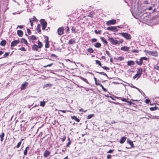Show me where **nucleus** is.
I'll list each match as a JSON object with an SVG mask.
<instances>
[{"label":"nucleus","mask_w":159,"mask_h":159,"mask_svg":"<svg viewBox=\"0 0 159 159\" xmlns=\"http://www.w3.org/2000/svg\"><path fill=\"white\" fill-rule=\"evenodd\" d=\"M43 45L42 43L39 41H38V45L34 44L32 47V49L34 51H37L39 48H41Z\"/></svg>","instance_id":"nucleus-1"},{"label":"nucleus","mask_w":159,"mask_h":159,"mask_svg":"<svg viewBox=\"0 0 159 159\" xmlns=\"http://www.w3.org/2000/svg\"><path fill=\"white\" fill-rule=\"evenodd\" d=\"M120 34H121L122 36L127 40H129L131 39V36L129 34L126 33H120Z\"/></svg>","instance_id":"nucleus-2"},{"label":"nucleus","mask_w":159,"mask_h":159,"mask_svg":"<svg viewBox=\"0 0 159 159\" xmlns=\"http://www.w3.org/2000/svg\"><path fill=\"white\" fill-rule=\"evenodd\" d=\"M117 27L120 28V27L119 26H110L108 27L107 28V30H110V31L116 32L118 30L117 28Z\"/></svg>","instance_id":"nucleus-3"},{"label":"nucleus","mask_w":159,"mask_h":159,"mask_svg":"<svg viewBox=\"0 0 159 159\" xmlns=\"http://www.w3.org/2000/svg\"><path fill=\"white\" fill-rule=\"evenodd\" d=\"M152 21L150 18L149 16H146L143 19L142 22L143 23H145L146 24H148L149 23H150Z\"/></svg>","instance_id":"nucleus-4"},{"label":"nucleus","mask_w":159,"mask_h":159,"mask_svg":"<svg viewBox=\"0 0 159 159\" xmlns=\"http://www.w3.org/2000/svg\"><path fill=\"white\" fill-rule=\"evenodd\" d=\"M40 22L42 26V29L44 30L45 29L47 26V23L43 19H41L40 20Z\"/></svg>","instance_id":"nucleus-5"},{"label":"nucleus","mask_w":159,"mask_h":159,"mask_svg":"<svg viewBox=\"0 0 159 159\" xmlns=\"http://www.w3.org/2000/svg\"><path fill=\"white\" fill-rule=\"evenodd\" d=\"M108 40L113 45H116L118 43V41L112 38H109Z\"/></svg>","instance_id":"nucleus-6"},{"label":"nucleus","mask_w":159,"mask_h":159,"mask_svg":"<svg viewBox=\"0 0 159 159\" xmlns=\"http://www.w3.org/2000/svg\"><path fill=\"white\" fill-rule=\"evenodd\" d=\"M116 22V20L114 19H112L107 22L106 24L107 25H114Z\"/></svg>","instance_id":"nucleus-7"},{"label":"nucleus","mask_w":159,"mask_h":159,"mask_svg":"<svg viewBox=\"0 0 159 159\" xmlns=\"http://www.w3.org/2000/svg\"><path fill=\"white\" fill-rule=\"evenodd\" d=\"M64 28L63 27H61L59 28L57 30V32L58 34L61 35L63 34Z\"/></svg>","instance_id":"nucleus-8"},{"label":"nucleus","mask_w":159,"mask_h":159,"mask_svg":"<svg viewBox=\"0 0 159 159\" xmlns=\"http://www.w3.org/2000/svg\"><path fill=\"white\" fill-rule=\"evenodd\" d=\"M20 42L19 40H15L13 41L11 44V47H14Z\"/></svg>","instance_id":"nucleus-9"},{"label":"nucleus","mask_w":159,"mask_h":159,"mask_svg":"<svg viewBox=\"0 0 159 159\" xmlns=\"http://www.w3.org/2000/svg\"><path fill=\"white\" fill-rule=\"evenodd\" d=\"M44 42L45 43V47L46 48H48L49 47V45L48 43V37H47L46 39H45Z\"/></svg>","instance_id":"nucleus-10"},{"label":"nucleus","mask_w":159,"mask_h":159,"mask_svg":"<svg viewBox=\"0 0 159 159\" xmlns=\"http://www.w3.org/2000/svg\"><path fill=\"white\" fill-rule=\"evenodd\" d=\"M148 53L149 55L154 56H156L157 55V53L155 51H148Z\"/></svg>","instance_id":"nucleus-11"},{"label":"nucleus","mask_w":159,"mask_h":159,"mask_svg":"<svg viewBox=\"0 0 159 159\" xmlns=\"http://www.w3.org/2000/svg\"><path fill=\"white\" fill-rule=\"evenodd\" d=\"M130 47L127 46L122 47L120 49L125 51H128Z\"/></svg>","instance_id":"nucleus-12"},{"label":"nucleus","mask_w":159,"mask_h":159,"mask_svg":"<svg viewBox=\"0 0 159 159\" xmlns=\"http://www.w3.org/2000/svg\"><path fill=\"white\" fill-rule=\"evenodd\" d=\"M50 154V152L48 150H46L44 152V157L46 158Z\"/></svg>","instance_id":"nucleus-13"},{"label":"nucleus","mask_w":159,"mask_h":159,"mask_svg":"<svg viewBox=\"0 0 159 159\" xmlns=\"http://www.w3.org/2000/svg\"><path fill=\"white\" fill-rule=\"evenodd\" d=\"M127 142L131 146V148L134 147V144L133 143V142L132 141L129 139H127Z\"/></svg>","instance_id":"nucleus-14"},{"label":"nucleus","mask_w":159,"mask_h":159,"mask_svg":"<svg viewBox=\"0 0 159 159\" xmlns=\"http://www.w3.org/2000/svg\"><path fill=\"white\" fill-rule=\"evenodd\" d=\"M126 137L125 136L122 137L120 140V143H123L125 141Z\"/></svg>","instance_id":"nucleus-15"},{"label":"nucleus","mask_w":159,"mask_h":159,"mask_svg":"<svg viewBox=\"0 0 159 159\" xmlns=\"http://www.w3.org/2000/svg\"><path fill=\"white\" fill-rule=\"evenodd\" d=\"M25 3L28 4V5L32 6V0H25Z\"/></svg>","instance_id":"nucleus-16"},{"label":"nucleus","mask_w":159,"mask_h":159,"mask_svg":"<svg viewBox=\"0 0 159 159\" xmlns=\"http://www.w3.org/2000/svg\"><path fill=\"white\" fill-rule=\"evenodd\" d=\"M127 65L129 66H134V62L133 61H129L127 62Z\"/></svg>","instance_id":"nucleus-17"},{"label":"nucleus","mask_w":159,"mask_h":159,"mask_svg":"<svg viewBox=\"0 0 159 159\" xmlns=\"http://www.w3.org/2000/svg\"><path fill=\"white\" fill-rule=\"evenodd\" d=\"M75 43V40L74 39H71L69 40L68 43L70 44H73Z\"/></svg>","instance_id":"nucleus-18"},{"label":"nucleus","mask_w":159,"mask_h":159,"mask_svg":"<svg viewBox=\"0 0 159 159\" xmlns=\"http://www.w3.org/2000/svg\"><path fill=\"white\" fill-rule=\"evenodd\" d=\"M28 84V83L25 82L24 84H22L21 85V90H24L25 89V87Z\"/></svg>","instance_id":"nucleus-19"},{"label":"nucleus","mask_w":159,"mask_h":159,"mask_svg":"<svg viewBox=\"0 0 159 159\" xmlns=\"http://www.w3.org/2000/svg\"><path fill=\"white\" fill-rule=\"evenodd\" d=\"M17 34L20 37H22L23 35V33L21 30H18L17 31Z\"/></svg>","instance_id":"nucleus-20"},{"label":"nucleus","mask_w":159,"mask_h":159,"mask_svg":"<svg viewBox=\"0 0 159 159\" xmlns=\"http://www.w3.org/2000/svg\"><path fill=\"white\" fill-rule=\"evenodd\" d=\"M71 118L75 120L77 122H79L80 121V120L76 116H71Z\"/></svg>","instance_id":"nucleus-21"},{"label":"nucleus","mask_w":159,"mask_h":159,"mask_svg":"<svg viewBox=\"0 0 159 159\" xmlns=\"http://www.w3.org/2000/svg\"><path fill=\"white\" fill-rule=\"evenodd\" d=\"M21 42L22 43H25L26 46L28 45V43L27 41L24 38H22L21 39Z\"/></svg>","instance_id":"nucleus-22"},{"label":"nucleus","mask_w":159,"mask_h":159,"mask_svg":"<svg viewBox=\"0 0 159 159\" xmlns=\"http://www.w3.org/2000/svg\"><path fill=\"white\" fill-rule=\"evenodd\" d=\"M142 71V69H138V71L137 72V74H138L139 75L138 78L140 77Z\"/></svg>","instance_id":"nucleus-23"},{"label":"nucleus","mask_w":159,"mask_h":159,"mask_svg":"<svg viewBox=\"0 0 159 159\" xmlns=\"http://www.w3.org/2000/svg\"><path fill=\"white\" fill-rule=\"evenodd\" d=\"M6 41L5 40H2L0 43V45L2 46H4L6 44Z\"/></svg>","instance_id":"nucleus-24"},{"label":"nucleus","mask_w":159,"mask_h":159,"mask_svg":"<svg viewBox=\"0 0 159 159\" xmlns=\"http://www.w3.org/2000/svg\"><path fill=\"white\" fill-rule=\"evenodd\" d=\"M94 46L95 47L98 48L101 47V44L100 43L98 42L96 43L94 45Z\"/></svg>","instance_id":"nucleus-25"},{"label":"nucleus","mask_w":159,"mask_h":159,"mask_svg":"<svg viewBox=\"0 0 159 159\" xmlns=\"http://www.w3.org/2000/svg\"><path fill=\"white\" fill-rule=\"evenodd\" d=\"M52 85L50 84H47L44 85L43 88H50L52 86Z\"/></svg>","instance_id":"nucleus-26"},{"label":"nucleus","mask_w":159,"mask_h":159,"mask_svg":"<svg viewBox=\"0 0 159 159\" xmlns=\"http://www.w3.org/2000/svg\"><path fill=\"white\" fill-rule=\"evenodd\" d=\"M100 39L103 43H105L106 45H107V44L108 43L107 41H106V39H104L103 37H100Z\"/></svg>","instance_id":"nucleus-27"},{"label":"nucleus","mask_w":159,"mask_h":159,"mask_svg":"<svg viewBox=\"0 0 159 159\" xmlns=\"http://www.w3.org/2000/svg\"><path fill=\"white\" fill-rule=\"evenodd\" d=\"M40 25L39 24H38L37 25V27L36 28V30L39 33L41 31L40 30Z\"/></svg>","instance_id":"nucleus-28"},{"label":"nucleus","mask_w":159,"mask_h":159,"mask_svg":"<svg viewBox=\"0 0 159 159\" xmlns=\"http://www.w3.org/2000/svg\"><path fill=\"white\" fill-rule=\"evenodd\" d=\"M5 134L4 132L2 133L0 135V137L1 138V141L2 142L3 139V138Z\"/></svg>","instance_id":"nucleus-29"},{"label":"nucleus","mask_w":159,"mask_h":159,"mask_svg":"<svg viewBox=\"0 0 159 159\" xmlns=\"http://www.w3.org/2000/svg\"><path fill=\"white\" fill-rule=\"evenodd\" d=\"M29 148L28 146H27L24 152V155H27V150L29 149Z\"/></svg>","instance_id":"nucleus-30"},{"label":"nucleus","mask_w":159,"mask_h":159,"mask_svg":"<svg viewBox=\"0 0 159 159\" xmlns=\"http://www.w3.org/2000/svg\"><path fill=\"white\" fill-rule=\"evenodd\" d=\"M80 79H81V80H82L83 81H84L86 83H87V84H89V82H88L86 78H84L83 77H82L81 76H80Z\"/></svg>","instance_id":"nucleus-31"},{"label":"nucleus","mask_w":159,"mask_h":159,"mask_svg":"<svg viewBox=\"0 0 159 159\" xmlns=\"http://www.w3.org/2000/svg\"><path fill=\"white\" fill-rule=\"evenodd\" d=\"M87 51L89 53H92L93 52V49L91 48H89L87 49Z\"/></svg>","instance_id":"nucleus-32"},{"label":"nucleus","mask_w":159,"mask_h":159,"mask_svg":"<svg viewBox=\"0 0 159 159\" xmlns=\"http://www.w3.org/2000/svg\"><path fill=\"white\" fill-rule=\"evenodd\" d=\"M71 32L73 33H76L77 32L76 30L73 27H71Z\"/></svg>","instance_id":"nucleus-33"},{"label":"nucleus","mask_w":159,"mask_h":159,"mask_svg":"<svg viewBox=\"0 0 159 159\" xmlns=\"http://www.w3.org/2000/svg\"><path fill=\"white\" fill-rule=\"evenodd\" d=\"M9 52H6L3 55V57L1 58H6L9 55Z\"/></svg>","instance_id":"nucleus-34"},{"label":"nucleus","mask_w":159,"mask_h":159,"mask_svg":"<svg viewBox=\"0 0 159 159\" xmlns=\"http://www.w3.org/2000/svg\"><path fill=\"white\" fill-rule=\"evenodd\" d=\"M94 13L92 11L89 13L87 16L90 17H92L94 15Z\"/></svg>","instance_id":"nucleus-35"},{"label":"nucleus","mask_w":159,"mask_h":159,"mask_svg":"<svg viewBox=\"0 0 159 159\" xmlns=\"http://www.w3.org/2000/svg\"><path fill=\"white\" fill-rule=\"evenodd\" d=\"M95 72L96 73H99L100 74H101V75H104L106 76V77H107V75L104 72H97V71H95Z\"/></svg>","instance_id":"nucleus-36"},{"label":"nucleus","mask_w":159,"mask_h":159,"mask_svg":"<svg viewBox=\"0 0 159 159\" xmlns=\"http://www.w3.org/2000/svg\"><path fill=\"white\" fill-rule=\"evenodd\" d=\"M45 105V102L44 101H41L40 102V106L44 107Z\"/></svg>","instance_id":"nucleus-37"},{"label":"nucleus","mask_w":159,"mask_h":159,"mask_svg":"<svg viewBox=\"0 0 159 159\" xmlns=\"http://www.w3.org/2000/svg\"><path fill=\"white\" fill-rule=\"evenodd\" d=\"M94 32L96 34H100L102 32V30H100L97 31V30H94Z\"/></svg>","instance_id":"nucleus-38"},{"label":"nucleus","mask_w":159,"mask_h":159,"mask_svg":"<svg viewBox=\"0 0 159 159\" xmlns=\"http://www.w3.org/2000/svg\"><path fill=\"white\" fill-rule=\"evenodd\" d=\"M94 116V115L93 114L89 115L87 116V119H89L93 117Z\"/></svg>","instance_id":"nucleus-39"},{"label":"nucleus","mask_w":159,"mask_h":159,"mask_svg":"<svg viewBox=\"0 0 159 159\" xmlns=\"http://www.w3.org/2000/svg\"><path fill=\"white\" fill-rule=\"evenodd\" d=\"M98 85H99L102 88V89H103V91H107V90L101 84H100V83H99V84H98Z\"/></svg>","instance_id":"nucleus-40"},{"label":"nucleus","mask_w":159,"mask_h":159,"mask_svg":"<svg viewBox=\"0 0 159 159\" xmlns=\"http://www.w3.org/2000/svg\"><path fill=\"white\" fill-rule=\"evenodd\" d=\"M65 30L66 31V33H68L70 30L69 26H66V28L65 29Z\"/></svg>","instance_id":"nucleus-41"},{"label":"nucleus","mask_w":159,"mask_h":159,"mask_svg":"<svg viewBox=\"0 0 159 159\" xmlns=\"http://www.w3.org/2000/svg\"><path fill=\"white\" fill-rule=\"evenodd\" d=\"M30 38L32 40H36V37L34 35H32L30 36Z\"/></svg>","instance_id":"nucleus-42"},{"label":"nucleus","mask_w":159,"mask_h":159,"mask_svg":"<svg viewBox=\"0 0 159 159\" xmlns=\"http://www.w3.org/2000/svg\"><path fill=\"white\" fill-rule=\"evenodd\" d=\"M116 98L117 99H121V100L123 102H126L127 101L125 98H122L121 97H116Z\"/></svg>","instance_id":"nucleus-43"},{"label":"nucleus","mask_w":159,"mask_h":159,"mask_svg":"<svg viewBox=\"0 0 159 159\" xmlns=\"http://www.w3.org/2000/svg\"><path fill=\"white\" fill-rule=\"evenodd\" d=\"M150 110L151 111H153L157 109V108L156 107H151L150 108Z\"/></svg>","instance_id":"nucleus-44"},{"label":"nucleus","mask_w":159,"mask_h":159,"mask_svg":"<svg viewBox=\"0 0 159 159\" xmlns=\"http://www.w3.org/2000/svg\"><path fill=\"white\" fill-rule=\"evenodd\" d=\"M31 19H32V22L35 21L37 22L38 21L36 19V17L35 16H33V18Z\"/></svg>","instance_id":"nucleus-45"},{"label":"nucleus","mask_w":159,"mask_h":159,"mask_svg":"<svg viewBox=\"0 0 159 159\" xmlns=\"http://www.w3.org/2000/svg\"><path fill=\"white\" fill-rule=\"evenodd\" d=\"M96 63L97 64H98L100 66H101L102 64L101 63V62L98 60H96L95 61Z\"/></svg>","instance_id":"nucleus-46"},{"label":"nucleus","mask_w":159,"mask_h":159,"mask_svg":"<svg viewBox=\"0 0 159 159\" xmlns=\"http://www.w3.org/2000/svg\"><path fill=\"white\" fill-rule=\"evenodd\" d=\"M117 60H118L120 61H122L124 60V57H119L118 58Z\"/></svg>","instance_id":"nucleus-47"},{"label":"nucleus","mask_w":159,"mask_h":159,"mask_svg":"<svg viewBox=\"0 0 159 159\" xmlns=\"http://www.w3.org/2000/svg\"><path fill=\"white\" fill-rule=\"evenodd\" d=\"M22 12V11L21 10L20 11H18L17 12H13L12 14L13 15H16V14H20L21 12Z\"/></svg>","instance_id":"nucleus-48"},{"label":"nucleus","mask_w":159,"mask_h":159,"mask_svg":"<svg viewBox=\"0 0 159 159\" xmlns=\"http://www.w3.org/2000/svg\"><path fill=\"white\" fill-rule=\"evenodd\" d=\"M18 50L24 51H25L26 50L24 47H21V48H19Z\"/></svg>","instance_id":"nucleus-49"},{"label":"nucleus","mask_w":159,"mask_h":159,"mask_svg":"<svg viewBox=\"0 0 159 159\" xmlns=\"http://www.w3.org/2000/svg\"><path fill=\"white\" fill-rule=\"evenodd\" d=\"M21 141H22V140H21V141L20 142H19L18 143V144H17V145L16 146L17 148H19L20 147V145L21 144Z\"/></svg>","instance_id":"nucleus-50"},{"label":"nucleus","mask_w":159,"mask_h":159,"mask_svg":"<svg viewBox=\"0 0 159 159\" xmlns=\"http://www.w3.org/2000/svg\"><path fill=\"white\" fill-rule=\"evenodd\" d=\"M106 53L109 57H111V54L110 53L109 51L107 50L106 51Z\"/></svg>","instance_id":"nucleus-51"},{"label":"nucleus","mask_w":159,"mask_h":159,"mask_svg":"<svg viewBox=\"0 0 159 159\" xmlns=\"http://www.w3.org/2000/svg\"><path fill=\"white\" fill-rule=\"evenodd\" d=\"M29 21H30V25H31V27L32 28L33 25V22L32 21V19H29Z\"/></svg>","instance_id":"nucleus-52"},{"label":"nucleus","mask_w":159,"mask_h":159,"mask_svg":"<svg viewBox=\"0 0 159 159\" xmlns=\"http://www.w3.org/2000/svg\"><path fill=\"white\" fill-rule=\"evenodd\" d=\"M101 67L104 70H109V68L108 67H107L106 66H101Z\"/></svg>","instance_id":"nucleus-53"},{"label":"nucleus","mask_w":159,"mask_h":159,"mask_svg":"<svg viewBox=\"0 0 159 159\" xmlns=\"http://www.w3.org/2000/svg\"><path fill=\"white\" fill-rule=\"evenodd\" d=\"M139 65H141L143 63V60H142V59L140 58L139 59Z\"/></svg>","instance_id":"nucleus-54"},{"label":"nucleus","mask_w":159,"mask_h":159,"mask_svg":"<svg viewBox=\"0 0 159 159\" xmlns=\"http://www.w3.org/2000/svg\"><path fill=\"white\" fill-rule=\"evenodd\" d=\"M58 111L62 112L64 113H66V111H66L65 110H58Z\"/></svg>","instance_id":"nucleus-55"},{"label":"nucleus","mask_w":159,"mask_h":159,"mask_svg":"<svg viewBox=\"0 0 159 159\" xmlns=\"http://www.w3.org/2000/svg\"><path fill=\"white\" fill-rule=\"evenodd\" d=\"M91 41L93 43L96 42L97 41V39L95 38H93L91 39Z\"/></svg>","instance_id":"nucleus-56"},{"label":"nucleus","mask_w":159,"mask_h":159,"mask_svg":"<svg viewBox=\"0 0 159 159\" xmlns=\"http://www.w3.org/2000/svg\"><path fill=\"white\" fill-rule=\"evenodd\" d=\"M27 33L29 34H31V31L29 29L27 28Z\"/></svg>","instance_id":"nucleus-57"},{"label":"nucleus","mask_w":159,"mask_h":159,"mask_svg":"<svg viewBox=\"0 0 159 159\" xmlns=\"http://www.w3.org/2000/svg\"><path fill=\"white\" fill-rule=\"evenodd\" d=\"M66 139V137L65 135L61 139V140L62 142H64Z\"/></svg>","instance_id":"nucleus-58"},{"label":"nucleus","mask_w":159,"mask_h":159,"mask_svg":"<svg viewBox=\"0 0 159 159\" xmlns=\"http://www.w3.org/2000/svg\"><path fill=\"white\" fill-rule=\"evenodd\" d=\"M138 76H139V75L138 74H135L133 77V79H135L137 77H138Z\"/></svg>","instance_id":"nucleus-59"},{"label":"nucleus","mask_w":159,"mask_h":159,"mask_svg":"<svg viewBox=\"0 0 159 159\" xmlns=\"http://www.w3.org/2000/svg\"><path fill=\"white\" fill-rule=\"evenodd\" d=\"M94 79L95 80V84L97 85H98V84H99V83H97V79L96 78V77H94Z\"/></svg>","instance_id":"nucleus-60"},{"label":"nucleus","mask_w":159,"mask_h":159,"mask_svg":"<svg viewBox=\"0 0 159 159\" xmlns=\"http://www.w3.org/2000/svg\"><path fill=\"white\" fill-rule=\"evenodd\" d=\"M71 141H69L68 142V143H67V145H66V147H69V145H70V144H71Z\"/></svg>","instance_id":"nucleus-61"},{"label":"nucleus","mask_w":159,"mask_h":159,"mask_svg":"<svg viewBox=\"0 0 159 159\" xmlns=\"http://www.w3.org/2000/svg\"><path fill=\"white\" fill-rule=\"evenodd\" d=\"M142 60L143 61V60H147L148 59L147 58L145 57H143L141 58Z\"/></svg>","instance_id":"nucleus-62"},{"label":"nucleus","mask_w":159,"mask_h":159,"mask_svg":"<svg viewBox=\"0 0 159 159\" xmlns=\"http://www.w3.org/2000/svg\"><path fill=\"white\" fill-rule=\"evenodd\" d=\"M111 157V155L108 154L107 156V159H110Z\"/></svg>","instance_id":"nucleus-63"},{"label":"nucleus","mask_w":159,"mask_h":159,"mask_svg":"<svg viewBox=\"0 0 159 159\" xmlns=\"http://www.w3.org/2000/svg\"><path fill=\"white\" fill-rule=\"evenodd\" d=\"M150 102V100L149 99H146L145 101V102L147 104H148L149 102Z\"/></svg>","instance_id":"nucleus-64"}]
</instances>
